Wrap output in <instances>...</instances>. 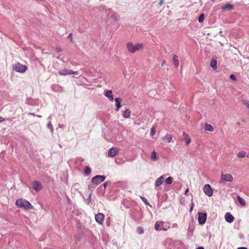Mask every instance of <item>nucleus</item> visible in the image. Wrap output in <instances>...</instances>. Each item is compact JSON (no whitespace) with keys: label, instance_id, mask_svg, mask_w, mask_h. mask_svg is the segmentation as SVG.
<instances>
[{"label":"nucleus","instance_id":"c85d7f7f","mask_svg":"<svg viewBox=\"0 0 249 249\" xmlns=\"http://www.w3.org/2000/svg\"><path fill=\"white\" fill-rule=\"evenodd\" d=\"M204 14H201L198 18V22L200 23L202 22L204 20Z\"/></svg>","mask_w":249,"mask_h":249},{"label":"nucleus","instance_id":"c03bdc74","mask_svg":"<svg viewBox=\"0 0 249 249\" xmlns=\"http://www.w3.org/2000/svg\"><path fill=\"white\" fill-rule=\"evenodd\" d=\"M91 194H90L89 195V197H88V200H89V201L90 200V199H91Z\"/></svg>","mask_w":249,"mask_h":249},{"label":"nucleus","instance_id":"37998d69","mask_svg":"<svg viewBox=\"0 0 249 249\" xmlns=\"http://www.w3.org/2000/svg\"><path fill=\"white\" fill-rule=\"evenodd\" d=\"M163 0H160V1L159 2V5L161 6L163 3Z\"/></svg>","mask_w":249,"mask_h":249},{"label":"nucleus","instance_id":"1a4fd4ad","mask_svg":"<svg viewBox=\"0 0 249 249\" xmlns=\"http://www.w3.org/2000/svg\"><path fill=\"white\" fill-rule=\"evenodd\" d=\"M96 221L99 224H102L105 219V215L102 213H98L95 216Z\"/></svg>","mask_w":249,"mask_h":249},{"label":"nucleus","instance_id":"a878e982","mask_svg":"<svg viewBox=\"0 0 249 249\" xmlns=\"http://www.w3.org/2000/svg\"><path fill=\"white\" fill-rule=\"evenodd\" d=\"M246 156V152L244 151H240L237 154V157L241 158H244Z\"/></svg>","mask_w":249,"mask_h":249},{"label":"nucleus","instance_id":"6ab92c4d","mask_svg":"<svg viewBox=\"0 0 249 249\" xmlns=\"http://www.w3.org/2000/svg\"><path fill=\"white\" fill-rule=\"evenodd\" d=\"M173 63L176 68H178L179 66V61L178 59V56L176 55H174L173 58Z\"/></svg>","mask_w":249,"mask_h":249},{"label":"nucleus","instance_id":"20e7f679","mask_svg":"<svg viewBox=\"0 0 249 249\" xmlns=\"http://www.w3.org/2000/svg\"><path fill=\"white\" fill-rule=\"evenodd\" d=\"M105 176L97 175L91 178V182L93 184L97 185L105 180Z\"/></svg>","mask_w":249,"mask_h":249},{"label":"nucleus","instance_id":"4c0bfd02","mask_svg":"<svg viewBox=\"0 0 249 249\" xmlns=\"http://www.w3.org/2000/svg\"><path fill=\"white\" fill-rule=\"evenodd\" d=\"M55 49L58 52H61L62 51V50L59 47H56Z\"/></svg>","mask_w":249,"mask_h":249},{"label":"nucleus","instance_id":"a18cd8bd","mask_svg":"<svg viewBox=\"0 0 249 249\" xmlns=\"http://www.w3.org/2000/svg\"><path fill=\"white\" fill-rule=\"evenodd\" d=\"M237 249H248L246 247H240V248H238Z\"/></svg>","mask_w":249,"mask_h":249},{"label":"nucleus","instance_id":"5701e85b","mask_svg":"<svg viewBox=\"0 0 249 249\" xmlns=\"http://www.w3.org/2000/svg\"><path fill=\"white\" fill-rule=\"evenodd\" d=\"M237 199L238 200L239 202L242 206H245L246 205V202L244 199L241 197L240 196H237Z\"/></svg>","mask_w":249,"mask_h":249},{"label":"nucleus","instance_id":"de8ad7c7","mask_svg":"<svg viewBox=\"0 0 249 249\" xmlns=\"http://www.w3.org/2000/svg\"><path fill=\"white\" fill-rule=\"evenodd\" d=\"M188 191H189L188 189H187L186 190L184 194L185 195H187V193L188 192Z\"/></svg>","mask_w":249,"mask_h":249},{"label":"nucleus","instance_id":"ea45409f","mask_svg":"<svg viewBox=\"0 0 249 249\" xmlns=\"http://www.w3.org/2000/svg\"><path fill=\"white\" fill-rule=\"evenodd\" d=\"M178 227V224L174 223L172 225V227L174 228H177Z\"/></svg>","mask_w":249,"mask_h":249},{"label":"nucleus","instance_id":"a211bd4d","mask_svg":"<svg viewBox=\"0 0 249 249\" xmlns=\"http://www.w3.org/2000/svg\"><path fill=\"white\" fill-rule=\"evenodd\" d=\"M183 136L184 139L185 140L186 145L189 144L191 142V139L190 138L188 135L186 133L183 132Z\"/></svg>","mask_w":249,"mask_h":249},{"label":"nucleus","instance_id":"6e6552de","mask_svg":"<svg viewBox=\"0 0 249 249\" xmlns=\"http://www.w3.org/2000/svg\"><path fill=\"white\" fill-rule=\"evenodd\" d=\"M164 222L161 221H158L156 222L155 229L156 231L166 230V229L163 227Z\"/></svg>","mask_w":249,"mask_h":249},{"label":"nucleus","instance_id":"4468645a","mask_svg":"<svg viewBox=\"0 0 249 249\" xmlns=\"http://www.w3.org/2000/svg\"><path fill=\"white\" fill-rule=\"evenodd\" d=\"M221 8L223 10L230 11L233 9V6L230 3H227L225 5L222 6Z\"/></svg>","mask_w":249,"mask_h":249},{"label":"nucleus","instance_id":"f03ea898","mask_svg":"<svg viewBox=\"0 0 249 249\" xmlns=\"http://www.w3.org/2000/svg\"><path fill=\"white\" fill-rule=\"evenodd\" d=\"M126 46L128 52L134 53L136 51L140 50L142 47V44L138 43L134 45L131 42H128L127 43Z\"/></svg>","mask_w":249,"mask_h":249},{"label":"nucleus","instance_id":"393cba45","mask_svg":"<svg viewBox=\"0 0 249 249\" xmlns=\"http://www.w3.org/2000/svg\"><path fill=\"white\" fill-rule=\"evenodd\" d=\"M151 159L155 161L157 160L156 152L154 151L152 152Z\"/></svg>","mask_w":249,"mask_h":249},{"label":"nucleus","instance_id":"39448f33","mask_svg":"<svg viewBox=\"0 0 249 249\" xmlns=\"http://www.w3.org/2000/svg\"><path fill=\"white\" fill-rule=\"evenodd\" d=\"M233 180L232 176L230 174H222L219 183H223L224 181L231 182Z\"/></svg>","mask_w":249,"mask_h":249},{"label":"nucleus","instance_id":"0eeeda50","mask_svg":"<svg viewBox=\"0 0 249 249\" xmlns=\"http://www.w3.org/2000/svg\"><path fill=\"white\" fill-rule=\"evenodd\" d=\"M203 191L205 194L208 196H211L213 194V189L209 184L205 185Z\"/></svg>","mask_w":249,"mask_h":249},{"label":"nucleus","instance_id":"9b49d317","mask_svg":"<svg viewBox=\"0 0 249 249\" xmlns=\"http://www.w3.org/2000/svg\"><path fill=\"white\" fill-rule=\"evenodd\" d=\"M225 218L226 221L229 223L232 222L234 219V217L230 213H226Z\"/></svg>","mask_w":249,"mask_h":249},{"label":"nucleus","instance_id":"09e8293b","mask_svg":"<svg viewBox=\"0 0 249 249\" xmlns=\"http://www.w3.org/2000/svg\"><path fill=\"white\" fill-rule=\"evenodd\" d=\"M196 249H204L203 247H199L196 248Z\"/></svg>","mask_w":249,"mask_h":249},{"label":"nucleus","instance_id":"412c9836","mask_svg":"<svg viewBox=\"0 0 249 249\" xmlns=\"http://www.w3.org/2000/svg\"><path fill=\"white\" fill-rule=\"evenodd\" d=\"M131 112L129 109H126L123 114V116L124 118H128L130 116Z\"/></svg>","mask_w":249,"mask_h":249},{"label":"nucleus","instance_id":"4be33fe9","mask_svg":"<svg viewBox=\"0 0 249 249\" xmlns=\"http://www.w3.org/2000/svg\"><path fill=\"white\" fill-rule=\"evenodd\" d=\"M210 66L214 70L217 68V61L215 60H212L210 63Z\"/></svg>","mask_w":249,"mask_h":249},{"label":"nucleus","instance_id":"f8f14e48","mask_svg":"<svg viewBox=\"0 0 249 249\" xmlns=\"http://www.w3.org/2000/svg\"><path fill=\"white\" fill-rule=\"evenodd\" d=\"M118 152L116 148H112L108 152V156L110 157L115 156Z\"/></svg>","mask_w":249,"mask_h":249},{"label":"nucleus","instance_id":"b1692460","mask_svg":"<svg viewBox=\"0 0 249 249\" xmlns=\"http://www.w3.org/2000/svg\"><path fill=\"white\" fill-rule=\"evenodd\" d=\"M172 136L169 134H167L166 136L163 138V140H166L168 142H170L172 141Z\"/></svg>","mask_w":249,"mask_h":249},{"label":"nucleus","instance_id":"423d86ee","mask_svg":"<svg viewBox=\"0 0 249 249\" xmlns=\"http://www.w3.org/2000/svg\"><path fill=\"white\" fill-rule=\"evenodd\" d=\"M207 213H198V221L199 224L203 225L206 221Z\"/></svg>","mask_w":249,"mask_h":249},{"label":"nucleus","instance_id":"8fccbe9b","mask_svg":"<svg viewBox=\"0 0 249 249\" xmlns=\"http://www.w3.org/2000/svg\"><path fill=\"white\" fill-rule=\"evenodd\" d=\"M31 114H32V115H33L35 116L34 113H31Z\"/></svg>","mask_w":249,"mask_h":249},{"label":"nucleus","instance_id":"f257e3e1","mask_svg":"<svg viewBox=\"0 0 249 249\" xmlns=\"http://www.w3.org/2000/svg\"><path fill=\"white\" fill-rule=\"evenodd\" d=\"M16 205L19 208L26 210L32 209L33 207L27 200L23 199H18L16 202Z\"/></svg>","mask_w":249,"mask_h":249},{"label":"nucleus","instance_id":"aec40b11","mask_svg":"<svg viewBox=\"0 0 249 249\" xmlns=\"http://www.w3.org/2000/svg\"><path fill=\"white\" fill-rule=\"evenodd\" d=\"M204 128L205 131L212 132L213 130V126L210 124H205Z\"/></svg>","mask_w":249,"mask_h":249},{"label":"nucleus","instance_id":"2eb2a0df","mask_svg":"<svg viewBox=\"0 0 249 249\" xmlns=\"http://www.w3.org/2000/svg\"><path fill=\"white\" fill-rule=\"evenodd\" d=\"M105 95L106 97H108L109 100L111 101H113L114 98L112 95V92L110 90H107L106 91Z\"/></svg>","mask_w":249,"mask_h":249},{"label":"nucleus","instance_id":"ddd939ff","mask_svg":"<svg viewBox=\"0 0 249 249\" xmlns=\"http://www.w3.org/2000/svg\"><path fill=\"white\" fill-rule=\"evenodd\" d=\"M164 179V178L163 176H161L160 177H159L155 182V187L156 188L157 187L160 186L163 183Z\"/></svg>","mask_w":249,"mask_h":249},{"label":"nucleus","instance_id":"7ed1b4c3","mask_svg":"<svg viewBox=\"0 0 249 249\" xmlns=\"http://www.w3.org/2000/svg\"><path fill=\"white\" fill-rule=\"evenodd\" d=\"M13 69L17 72L23 73L27 70V67L25 65L18 63L13 65Z\"/></svg>","mask_w":249,"mask_h":249},{"label":"nucleus","instance_id":"e433bc0d","mask_svg":"<svg viewBox=\"0 0 249 249\" xmlns=\"http://www.w3.org/2000/svg\"><path fill=\"white\" fill-rule=\"evenodd\" d=\"M78 72L77 71H73L72 70H71L70 71V75L71 74H78Z\"/></svg>","mask_w":249,"mask_h":249},{"label":"nucleus","instance_id":"3c124183","mask_svg":"<svg viewBox=\"0 0 249 249\" xmlns=\"http://www.w3.org/2000/svg\"><path fill=\"white\" fill-rule=\"evenodd\" d=\"M37 117H41V116H40V115H37Z\"/></svg>","mask_w":249,"mask_h":249},{"label":"nucleus","instance_id":"a19ab883","mask_svg":"<svg viewBox=\"0 0 249 249\" xmlns=\"http://www.w3.org/2000/svg\"><path fill=\"white\" fill-rule=\"evenodd\" d=\"M109 183V182L106 181V182H105L104 183L103 186H104V188H105L107 187V184H108Z\"/></svg>","mask_w":249,"mask_h":249},{"label":"nucleus","instance_id":"58836bf2","mask_svg":"<svg viewBox=\"0 0 249 249\" xmlns=\"http://www.w3.org/2000/svg\"><path fill=\"white\" fill-rule=\"evenodd\" d=\"M68 37L69 39H71V41L72 39V33L70 34L69 35Z\"/></svg>","mask_w":249,"mask_h":249},{"label":"nucleus","instance_id":"2f4dec72","mask_svg":"<svg viewBox=\"0 0 249 249\" xmlns=\"http://www.w3.org/2000/svg\"><path fill=\"white\" fill-rule=\"evenodd\" d=\"M243 104L246 106V107L249 109V101L247 100H244L243 101Z\"/></svg>","mask_w":249,"mask_h":249},{"label":"nucleus","instance_id":"cd10ccee","mask_svg":"<svg viewBox=\"0 0 249 249\" xmlns=\"http://www.w3.org/2000/svg\"><path fill=\"white\" fill-rule=\"evenodd\" d=\"M84 172L85 173V174H89L91 172V170H90V168L89 167V166H86L85 168H84Z\"/></svg>","mask_w":249,"mask_h":249},{"label":"nucleus","instance_id":"f704fd0d","mask_svg":"<svg viewBox=\"0 0 249 249\" xmlns=\"http://www.w3.org/2000/svg\"><path fill=\"white\" fill-rule=\"evenodd\" d=\"M141 198H142V201H143L145 204H146V205H148V204H148V202H147V201L145 197H141Z\"/></svg>","mask_w":249,"mask_h":249},{"label":"nucleus","instance_id":"603ef678","mask_svg":"<svg viewBox=\"0 0 249 249\" xmlns=\"http://www.w3.org/2000/svg\"><path fill=\"white\" fill-rule=\"evenodd\" d=\"M247 157H248V158H249V155H248L247 156Z\"/></svg>","mask_w":249,"mask_h":249},{"label":"nucleus","instance_id":"c756f323","mask_svg":"<svg viewBox=\"0 0 249 249\" xmlns=\"http://www.w3.org/2000/svg\"><path fill=\"white\" fill-rule=\"evenodd\" d=\"M137 232L140 234H142L143 233L144 231H143V228L141 227H138L137 228Z\"/></svg>","mask_w":249,"mask_h":249},{"label":"nucleus","instance_id":"bb28decb","mask_svg":"<svg viewBox=\"0 0 249 249\" xmlns=\"http://www.w3.org/2000/svg\"><path fill=\"white\" fill-rule=\"evenodd\" d=\"M173 178L171 177H169L165 179V182L167 184L170 185L172 183Z\"/></svg>","mask_w":249,"mask_h":249},{"label":"nucleus","instance_id":"72a5a7b5","mask_svg":"<svg viewBox=\"0 0 249 249\" xmlns=\"http://www.w3.org/2000/svg\"><path fill=\"white\" fill-rule=\"evenodd\" d=\"M194 207V203L193 201H192L191 204V207H190V211H189L190 213L192 212V211H193Z\"/></svg>","mask_w":249,"mask_h":249},{"label":"nucleus","instance_id":"dca6fc26","mask_svg":"<svg viewBox=\"0 0 249 249\" xmlns=\"http://www.w3.org/2000/svg\"><path fill=\"white\" fill-rule=\"evenodd\" d=\"M70 70L64 69L58 71V73L60 75L65 76L70 75Z\"/></svg>","mask_w":249,"mask_h":249},{"label":"nucleus","instance_id":"49530a36","mask_svg":"<svg viewBox=\"0 0 249 249\" xmlns=\"http://www.w3.org/2000/svg\"><path fill=\"white\" fill-rule=\"evenodd\" d=\"M165 64V61H163L161 63V66H163Z\"/></svg>","mask_w":249,"mask_h":249},{"label":"nucleus","instance_id":"c9c22d12","mask_svg":"<svg viewBox=\"0 0 249 249\" xmlns=\"http://www.w3.org/2000/svg\"><path fill=\"white\" fill-rule=\"evenodd\" d=\"M230 78L231 80H232L233 81H235L236 79V77L234 74H231L230 75Z\"/></svg>","mask_w":249,"mask_h":249},{"label":"nucleus","instance_id":"7c9ffc66","mask_svg":"<svg viewBox=\"0 0 249 249\" xmlns=\"http://www.w3.org/2000/svg\"><path fill=\"white\" fill-rule=\"evenodd\" d=\"M47 126L50 129L51 132L53 133V126L50 122L48 124Z\"/></svg>","mask_w":249,"mask_h":249},{"label":"nucleus","instance_id":"9d476101","mask_svg":"<svg viewBox=\"0 0 249 249\" xmlns=\"http://www.w3.org/2000/svg\"><path fill=\"white\" fill-rule=\"evenodd\" d=\"M32 186L33 187V188L36 191V192H38L39 191H40L42 187V185L41 184V183L38 181H34L32 184Z\"/></svg>","mask_w":249,"mask_h":249},{"label":"nucleus","instance_id":"473e14b6","mask_svg":"<svg viewBox=\"0 0 249 249\" xmlns=\"http://www.w3.org/2000/svg\"><path fill=\"white\" fill-rule=\"evenodd\" d=\"M155 132H156V129L154 127H152L151 129L150 134L152 136H153L155 134Z\"/></svg>","mask_w":249,"mask_h":249},{"label":"nucleus","instance_id":"79ce46f5","mask_svg":"<svg viewBox=\"0 0 249 249\" xmlns=\"http://www.w3.org/2000/svg\"><path fill=\"white\" fill-rule=\"evenodd\" d=\"M4 121V119L2 118V117L0 116V123L3 122Z\"/></svg>","mask_w":249,"mask_h":249},{"label":"nucleus","instance_id":"f3484780","mask_svg":"<svg viewBox=\"0 0 249 249\" xmlns=\"http://www.w3.org/2000/svg\"><path fill=\"white\" fill-rule=\"evenodd\" d=\"M122 101V99L120 98H115V102H116V111H118L120 109V108L121 107V102Z\"/></svg>","mask_w":249,"mask_h":249}]
</instances>
